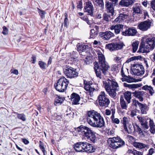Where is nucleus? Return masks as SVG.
<instances>
[{"mask_svg": "<svg viewBox=\"0 0 155 155\" xmlns=\"http://www.w3.org/2000/svg\"><path fill=\"white\" fill-rule=\"evenodd\" d=\"M87 119L88 124L94 127L101 128L105 124L102 116L100 113L94 110L87 112Z\"/></svg>", "mask_w": 155, "mask_h": 155, "instance_id": "f257e3e1", "label": "nucleus"}, {"mask_svg": "<svg viewBox=\"0 0 155 155\" xmlns=\"http://www.w3.org/2000/svg\"><path fill=\"white\" fill-rule=\"evenodd\" d=\"M103 83L109 95L113 98L116 96L117 94L116 91H118L119 89L117 83L108 79L106 81H103Z\"/></svg>", "mask_w": 155, "mask_h": 155, "instance_id": "f03ea898", "label": "nucleus"}, {"mask_svg": "<svg viewBox=\"0 0 155 155\" xmlns=\"http://www.w3.org/2000/svg\"><path fill=\"white\" fill-rule=\"evenodd\" d=\"M77 130L81 132L82 135L93 143L97 140L95 135L96 133L88 127L81 125L77 128Z\"/></svg>", "mask_w": 155, "mask_h": 155, "instance_id": "7ed1b4c3", "label": "nucleus"}, {"mask_svg": "<svg viewBox=\"0 0 155 155\" xmlns=\"http://www.w3.org/2000/svg\"><path fill=\"white\" fill-rule=\"evenodd\" d=\"M108 143L109 147L113 149L122 147L125 145L124 140L118 136L109 138L108 139Z\"/></svg>", "mask_w": 155, "mask_h": 155, "instance_id": "20e7f679", "label": "nucleus"}, {"mask_svg": "<svg viewBox=\"0 0 155 155\" xmlns=\"http://www.w3.org/2000/svg\"><path fill=\"white\" fill-rule=\"evenodd\" d=\"M69 81L64 77L59 79L54 84L55 89L60 92H64L67 89Z\"/></svg>", "mask_w": 155, "mask_h": 155, "instance_id": "39448f33", "label": "nucleus"}, {"mask_svg": "<svg viewBox=\"0 0 155 155\" xmlns=\"http://www.w3.org/2000/svg\"><path fill=\"white\" fill-rule=\"evenodd\" d=\"M63 72L68 78H76L78 74L76 69L67 65L63 68Z\"/></svg>", "mask_w": 155, "mask_h": 155, "instance_id": "423d86ee", "label": "nucleus"}, {"mask_svg": "<svg viewBox=\"0 0 155 155\" xmlns=\"http://www.w3.org/2000/svg\"><path fill=\"white\" fill-rule=\"evenodd\" d=\"M98 58L101 70L102 71V73L105 75L108 68V65L107 63L105 61L104 57L101 52H98Z\"/></svg>", "mask_w": 155, "mask_h": 155, "instance_id": "0eeeda50", "label": "nucleus"}, {"mask_svg": "<svg viewBox=\"0 0 155 155\" xmlns=\"http://www.w3.org/2000/svg\"><path fill=\"white\" fill-rule=\"evenodd\" d=\"M98 100L100 106L106 107L110 103L109 99L107 97L104 91H101L98 97Z\"/></svg>", "mask_w": 155, "mask_h": 155, "instance_id": "6e6552de", "label": "nucleus"}, {"mask_svg": "<svg viewBox=\"0 0 155 155\" xmlns=\"http://www.w3.org/2000/svg\"><path fill=\"white\" fill-rule=\"evenodd\" d=\"M133 14L135 15L137 14L138 15L140 14L142 15H143L144 18L147 17L149 18L148 12L146 10H143L141 5L140 3H136L135 4L133 7Z\"/></svg>", "mask_w": 155, "mask_h": 155, "instance_id": "1a4fd4ad", "label": "nucleus"}, {"mask_svg": "<svg viewBox=\"0 0 155 155\" xmlns=\"http://www.w3.org/2000/svg\"><path fill=\"white\" fill-rule=\"evenodd\" d=\"M124 45L122 42L111 43L106 45V48L110 51H115L121 49Z\"/></svg>", "mask_w": 155, "mask_h": 155, "instance_id": "9d476101", "label": "nucleus"}, {"mask_svg": "<svg viewBox=\"0 0 155 155\" xmlns=\"http://www.w3.org/2000/svg\"><path fill=\"white\" fill-rule=\"evenodd\" d=\"M133 67V71L134 74L137 76H141L144 74V69L142 65L138 64H135Z\"/></svg>", "mask_w": 155, "mask_h": 155, "instance_id": "9b49d317", "label": "nucleus"}, {"mask_svg": "<svg viewBox=\"0 0 155 155\" xmlns=\"http://www.w3.org/2000/svg\"><path fill=\"white\" fill-rule=\"evenodd\" d=\"M93 6L91 2L88 1L84 4V11L91 16L93 15Z\"/></svg>", "mask_w": 155, "mask_h": 155, "instance_id": "f8f14e48", "label": "nucleus"}, {"mask_svg": "<svg viewBox=\"0 0 155 155\" xmlns=\"http://www.w3.org/2000/svg\"><path fill=\"white\" fill-rule=\"evenodd\" d=\"M137 33V30L134 27L127 28L122 32V35L125 36H134Z\"/></svg>", "mask_w": 155, "mask_h": 155, "instance_id": "ddd939ff", "label": "nucleus"}, {"mask_svg": "<svg viewBox=\"0 0 155 155\" xmlns=\"http://www.w3.org/2000/svg\"><path fill=\"white\" fill-rule=\"evenodd\" d=\"M83 153H90L94 152L95 148L88 143L83 142Z\"/></svg>", "mask_w": 155, "mask_h": 155, "instance_id": "4468645a", "label": "nucleus"}, {"mask_svg": "<svg viewBox=\"0 0 155 155\" xmlns=\"http://www.w3.org/2000/svg\"><path fill=\"white\" fill-rule=\"evenodd\" d=\"M68 97L71 100L72 104L77 105L79 104V102L81 97L77 94L73 93L70 97L68 96Z\"/></svg>", "mask_w": 155, "mask_h": 155, "instance_id": "2eb2a0df", "label": "nucleus"}, {"mask_svg": "<svg viewBox=\"0 0 155 155\" xmlns=\"http://www.w3.org/2000/svg\"><path fill=\"white\" fill-rule=\"evenodd\" d=\"M84 88L88 93H89L90 95H91L93 93V92L95 91H96V89L95 88L93 85L90 84L89 82L85 81H84Z\"/></svg>", "mask_w": 155, "mask_h": 155, "instance_id": "dca6fc26", "label": "nucleus"}, {"mask_svg": "<svg viewBox=\"0 0 155 155\" xmlns=\"http://www.w3.org/2000/svg\"><path fill=\"white\" fill-rule=\"evenodd\" d=\"M151 22L149 21L141 22L138 26L139 28L142 31H146L150 28Z\"/></svg>", "mask_w": 155, "mask_h": 155, "instance_id": "f3484780", "label": "nucleus"}, {"mask_svg": "<svg viewBox=\"0 0 155 155\" xmlns=\"http://www.w3.org/2000/svg\"><path fill=\"white\" fill-rule=\"evenodd\" d=\"M150 50H152L150 47L148 46L145 43H142L140 45L138 52L147 53L149 52Z\"/></svg>", "mask_w": 155, "mask_h": 155, "instance_id": "a211bd4d", "label": "nucleus"}, {"mask_svg": "<svg viewBox=\"0 0 155 155\" xmlns=\"http://www.w3.org/2000/svg\"><path fill=\"white\" fill-rule=\"evenodd\" d=\"M105 8L107 9L108 12L111 13V15H114V7L116 4H114V2H110L109 1H106L105 2Z\"/></svg>", "mask_w": 155, "mask_h": 155, "instance_id": "6ab92c4d", "label": "nucleus"}, {"mask_svg": "<svg viewBox=\"0 0 155 155\" xmlns=\"http://www.w3.org/2000/svg\"><path fill=\"white\" fill-rule=\"evenodd\" d=\"M99 35L102 39L108 40L114 36V34L110 31L101 32L99 33Z\"/></svg>", "mask_w": 155, "mask_h": 155, "instance_id": "aec40b11", "label": "nucleus"}, {"mask_svg": "<svg viewBox=\"0 0 155 155\" xmlns=\"http://www.w3.org/2000/svg\"><path fill=\"white\" fill-rule=\"evenodd\" d=\"M145 43L151 48V50H153L155 46V37L153 36L148 38L146 39Z\"/></svg>", "mask_w": 155, "mask_h": 155, "instance_id": "412c9836", "label": "nucleus"}, {"mask_svg": "<svg viewBox=\"0 0 155 155\" xmlns=\"http://www.w3.org/2000/svg\"><path fill=\"white\" fill-rule=\"evenodd\" d=\"M124 26L122 25H112L110 28V29L112 30H114L115 33L116 34H118L120 33V31H124L123 27Z\"/></svg>", "mask_w": 155, "mask_h": 155, "instance_id": "4be33fe9", "label": "nucleus"}, {"mask_svg": "<svg viewBox=\"0 0 155 155\" xmlns=\"http://www.w3.org/2000/svg\"><path fill=\"white\" fill-rule=\"evenodd\" d=\"M83 142H77L74 145V148L77 152L83 153Z\"/></svg>", "mask_w": 155, "mask_h": 155, "instance_id": "5701e85b", "label": "nucleus"}, {"mask_svg": "<svg viewBox=\"0 0 155 155\" xmlns=\"http://www.w3.org/2000/svg\"><path fill=\"white\" fill-rule=\"evenodd\" d=\"M139 122L141 124L143 127L146 129H148L149 126L148 124V122L144 117H141L139 116L137 117Z\"/></svg>", "mask_w": 155, "mask_h": 155, "instance_id": "b1692460", "label": "nucleus"}, {"mask_svg": "<svg viewBox=\"0 0 155 155\" xmlns=\"http://www.w3.org/2000/svg\"><path fill=\"white\" fill-rule=\"evenodd\" d=\"M94 64V69L95 70L97 76L99 78H101V71H102L101 70V68H100V66H99V64L97 62H95Z\"/></svg>", "mask_w": 155, "mask_h": 155, "instance_id": "393cba45", "label": "nucleus"}, {"mask_svg": "<svg viewBox=\"0 0 155 155\" xmlns=\"http://www.w3.org/2000/svg\"><path fill=\"white\" fill-rule=\"evenodd\" d=\"M143 89L146 91H148L149 94L151 95H153L155 93V90L151 86L146 85L142 87Z\"/></svg>", "mask_w": 155, "mask_h": 155, "instance_id": "a878e982", "label": "nucleus"}, {"mask_svg": "<svg viewBox=\"0 0 155 155\" xmlns=\"http://www.w3.org/2000/svg\"><path fill=\"white\" fill-rule=\"evenodd\" d=\"M112 111V115L110 117L113 123L118 124L120 122L119 120L117 118H114V114H115V109H111Z\"/></svg>", "mask_w": 155, "mask_h": 155, "instance_id": "bb28decb", "label": "nucleus"}, {"mask_svg": "<svg viewBox=\"0 0 155 155\" xmlns=\"http://www.w3.org/2000/svg\"><path fill=\"white\" fill-rule=\"evenodd\" d=\"M135 0H121L119 4L121 5L128 6L134 3Z\"/></svg>", "mask_w": 155, "mask_h": 155, "instance_id": "cd10ccee", "label": "nucleus"}, {"mask_svg": "<svg viewBox=\"0 0 155 155\" xmlns=\"http://www.w3.org/2000/svg\"><path fill=\"white\" fill-rule=\"evenodd\" d=\"M64 99L65 98L64 97L57 96L56 97L55 99L54 104L56 105H60L63 102Z\"/></svg>", "mask_w": 155, "mask_h": 155, "instance_id": "c85d7f7f", "label": "nucleus"}, {"mask_svg": "<svg viewBox=\"0 0 155 155\" xmlns=\"http://www.w3.org/2000/svg\"><path fill=\"white\" fill-rule=\"evenodd\" d=\"M129 121L127 117H124L121 121L122 122L124 127V129L126 131H128V129L127 127V125L129 124Z\"/></svg>", "mask_w": 155, "mask_h": 155, "instance_id": "c756f323", "label": "nucleus"}, {"mask_svg": "<svg viewBox=\"0 0 155 155\" xmlns=\"http://www.w3.org/2000/svg\"><path fill=\"white\" fill-rule=\"evenodd\" d=\"M149 107L145 104H142L139 107L142 114H146L149 109Z\"/></svg>", "mask_w": 155, "mask_h": 155, "instance_id": "7c9ffc66", "label": "nucleus"}, {"mask_svg": "<svg viewBox=\"0 0 155 155\" xmlns=\"http://www.w3.org/2000/svg\"><path fill=\"white\" fill-rule=\"evenodd\" d=\"M149 125L150 127V131L152 134L155 133V124H154L153 121L150 119Z\"/></svg>", "mask_w": 155, "mask_h": 155, "instance_id": "2f4dec72", "label": "nucleus"}, {"mask_svg": "<svg viewBox=\"0 0 155 155\" xmlns=\"http://www.w3.org/2000/svg\"><path fill=\"white\" fill-rule=\"evenodd\" d=\"M120 103L121 107L123 109L127 110V104L126 103L123 97H120Z\"/></svg>", "mask_w": 155, "mask_h": 155, "instance_id": "473e14b6", "label": "nucleus"}, {"mask_svg": "<svg viewBox=\"0 0 155 155\" xmlns=\"http://www.w3.org/2000/svg\"><path fill=\"white\" fill-rule=\"evenodd\" d=\"M139 43V41H134L132 43L131 46L132 47L133 52H135L137 51L138 49Z\"/></svg>", "mask_w": 155, "mask_h": 155, "instance_id": "72a5a7b5", "label": "nucleus"}, {"mask_svg": "<svg viewBox=\"0 0 155 155\" xmlns=\"http://www.w3.org/2000/svg\"><path fill=\"white\" fill-rule=\"evenodd\" d=\"M124 97L128 104L130 103L131 98V92L128 91L125 92L124 93Z\"/></svg>", "mask_w": 155, "mask_h": 155, "instance_id": "f704fd0d", "label": "nucleus"}, {"mask_svg": "<svg viewBox=\"0 0 155 155\" xmlns=\"http://www.w3.org/2000/svg\"><path fill=\"white\" fill-rule=\"evenodd\" d=\"M87 46L84 45H79L78 47V50L80 54L82 55H85V54L83 53V54H81L82 52H84L86 50V47Z\"/></svg>", "mask_w": 155, "mask_h": 155, "instance_id": "c9c22d12", "label": "nucleus"}, {"mask_svg": "<svg viewBox=\"0 0 155 155\" xmlns=\"http://www.w3.org/2000/svg\"><path fill=\"white\" fill-rule=\"evenodd\" d=\"M134 146L137 148L142 149L146 147V145L142 143L135 142L133 143Z\"/></svg>", "mask_w": 155, "mask_h": 155, "instance_id": "e433bc0d", "label": "nucleus"}, {"mask_svg": "<svg viewBox=\"0 0 155 155\" xmlns=\"http://www.w3.org/2000/svg\"><path fill=\"white\" fill-rule=\"evenodd\" d=\"M124 86L126 87H128L130 88H135L139 87V85L138 84H128L126 83H124L123 84Z\"/></svg>", "mask_w": 155, "mask_h": 155, "instance_id": "4c0bfd02", "label": "nucleus"}, {"mask_svg": "<svg viewBox=\"0 0 155 155\" xmlns=\"http://www.w3.org/2000/svg\"><path fill=\"white\" fill-rule=\"evenodd\" d=\"M144 93V92L143 91H135L133 92L134 96L137 98L140 97L141 96H143Z\"/></svg>", "mask_w": 155, "mask_h": 155, "instance_id": "58836bf2", "label": "nucleus"}, {"mask_svg": "<svg viewBox=\"0 0 155 155\" xmlns=\"http://www.w3.org/2000/svg\"><path fill=\"white\" fill-rule=\"evenodd\" d=\"M95 2L99 7H101V9H103L104 8V5L103 0H95Z\"/></svg>", "mask_w": 155, "mask_h": 155, "instance_id": "ea45409f", "label": "nucleus"}, {"mask_svg": "<svg viewBox=\"0 0 155 155\" xmlns=\"http://www.w3.org/2000/svg\"><path fill=\"white\" fill-rule=\"evenodd\" d=\"M103 20L106 22L109 21L111 19L110 15L104 13L103 15Z\"/></svg>", "mask_w": 155, "mask_h": 155, "instance_id": "a19ab883", "label": "nucleus"}, {"mask_svg": "<svg viewBox=\"0 0 155 155\" xmlns=\"http://www.w3.org/2000/svg\"><path fill=\"white\" fill-rule=\"evenodd\" d=\"M17 117L22 120L24 121L25 120L26 118L25 115L23 114H20L18 113H16Z\"/></svg>", "mask_w": 155, "mask_h": 155, "instance_id": "79ce46f5", "label": "nucleus"}, {"mask_svg": "<svg viewBox=\"0 0 155 155\" xmlns=\"http://www.w3.org/2000/svg\"><path fill=\"white\" fill-rule=\"evenodd\" d=\"M38 13L40 15L42 18H43L45 17V14H46L45 12L43 10L40 9L38 8H37Z\"/></svg>", "mask_w": 155, "mask_h": 155, "instance_id": "37998d69", "label": "nucleus"}, {"mask_svg": "<svg viewBox=\"0 0 155 155\" xmlns=\"http://www.w3.org/2000/svg\"><path fill=\"white\" fill-rule=\"evenodd\" d=\"M81 18L83 20L86 21L89 25H91V21L88 20V17L87 16H84L81 17Z\"/></svg>", "mask_w": 155, "mask_h": 155, "instance_id": "c03bdc74", "label": "nucleus"}, {"mask_svg": "<svg viewBox=\"0 0 155 155\" xmlns=\"http://www.w3.org/2000/svg\"><path fill=\"white\" fill-rule=\"evenodd\" d=\"M121 80L123 81H126L128 83H130L133 81V79L132 78H130L127 76L124 78H122Z\"/></svg>", "mask_w": 155, "mask_h": 155, "instance_id": "a18cd8bd", "label": "nucleus"}, {"mask_svg": "<svg viewBox=\"0 0 155 155\" xmlns=\"http://www.w3.org/2000/svg\"><path fill=\"white\" fill-rule=\"evenodd\" d=\"M97 33L95 31L94 29H91L90 31V34L91 38H94L97 35Z\"/></svg>", "mask_w": 155, "mask_h": 155, "instance_id": "49530a36", "label": "nucleus"}, {"mask_svg": "<svg viewBox=\"0 0 155 155\" xmlns=\"http://www.w3.org/2000/svg\"><path fill=\"white\" fill-rule=\"evenodd\" d=\"M142 104L140 103L138 101L133 100L132 103V105L137 107L138 105L139 107Z\"/></svg>", "mask_w": 155, "mask_h": 155, "instance_id": "de8ad7c7", "label": "nucleus"}, {"mask_svg": "<svg viewBox=\"0 0 155 155\" xmlns=\"http://www.w3.org/2000/svg\"><path fill=\"white\" fill-rule=\"evenodd\" d=\"M39 147H40V149L42 150V152L43 153L44 155H45V152H46V151L44 147L43 143L41 141H40L39 142Z\"/></svg>", "mask_w": 155, "mask_h": 155, "instance_id": "09e8293b", "label": "nucleus"}, {"mask_svg": "<svg viewBox=\"0 0 155 155\" xmlns=\"http://www.w3.org/2000/svg\"><path fill=\"white\" fill-rule=\"evenodd\" d=\"M38 64L40 67L42 69H45L46 65V64L42 61H39L38 62Z\"/></svg>", "mask_w": 155, "mask_h": 155, "instance_id": "8fccbe9b", "label": "nucleus"}, {"mask_svg": "<svg viewBox=\"0 0 155 155\" xmlns=\"http://www.w3.org/2000/svg\"><path fill=\"white\" fill-rule=\"evenodd\" d=\"M121 17L120 14L114 20V23H120L122 22L123 21L122 19V18Z\"/></svg>", "mask_w": 155, "mask_h": 155, "instance_id": "3c124183", "label": "nucleus"}, {"mask_svg": "<svg viewBox=\"0 0 155 155\" xmlns=\"http://www.w3.org/2000/svg\"><path fill=\"white\" fill-rule=\"evenodd\" d=\"M64 15L65 18H64V26H66L67 25V23L68 21V15L66 13H64Z\"/></svg>", "mask_w": 155, "mask_h": 155, "instance_id": "603ef678", "label": "nucleus"}, {"mask_svg": "<svg viewBox=\"0 0 155 155\" xmlns=\"http://www.w3.org/2000/svg\"><path fill=\"white\" fill-rule=\"evenodd\" d=\"M8 28L5 26H4L3 27V31L2 33L4 35H6L8 34Z\"/></svg>", "mask_w": 155, "mask_h": 155, "instance_id": "864d4df0", "label": "nucleus"}, {"mask_svg": "<svg viewBox=\"0 0 155 155\" xmlns=\"http://www.w3.org/2000/svg\"><path fill=\"white\" fill-rule=\"evenodd\" d=\"M107 134L110 136H113L114 135V130H107Z\"/></svg>", "mask_w": 155, "mask_h": 155, "instance_id": "5fc2aeb1", "label": "nucleus"}, {"mask_svg": "<svg viewBox=\"0 0 155 155\" xmlns=\"http://www.w3.org/2000/svg\"><path fill=\"white\" fill-rule=\"evenodd\" d=\"M120 15L121 16V17L122 18V19L123 21H124V20L127 19L128 17V15L127 14H120Z\"/></svg>", "mask_w": 155, "mask_h": 155, "instance_id": "6e6d98bb", "label": "nucleus"}, {"mask_svg": "<svg viewBox=\"0 0 155 155\" xmlns=\"http://www.w3.org/2000/svg\"><path fill=\"white\" fill-rule=\"evenodd\" d=\"M151 7L154 10H155V0L151 1L150 2Z\"/></svg>", "mask_w": 155, "mask_h": 155, "instance_id": "4d7b16f0", "label": "nucleus"}, {"mask_svg": "<svg viewBox=\"0 0 155 155\" xmlns=\"http://www.w3.org/2000/svg\"><path fill=\"white\" fill-rule=\"evenodd\" d=\"M132 153L134 155H142V153L141 152L138 151L136 150L133 151Z\"/></svg>", "mask_w": 155, "mask_h": 155, "instance_id": "13d9d810", "label": "nucleus"}, {"mask_svg": "<svg viewBox=\"0 0 155 155\" xmlns=\"http://www.w3.org/2000/svg\"><path fill=\"white\" fill-rule=\"evenodd\" d=\"M21 140L22 142H23L25 144H27L29 143V141L26 139L22 138Z\"/></svg>", "mask_w": 155, "mask_h": 155, "instance_id": "bf43d9fd", "label": "nucleus"}, {"mask_svg": "<svg viewBox=\"0 0 155 155\" xmlns=\"http://www.w3.org/2000/svg\"><path fill=\"white\" fill-rule=\"evenodd\" d=\"M105 114L107 115H110L111 114V111L109 109H106L105 110Z\"/></svg>", "mask_w": 155, "mask_h": 155, "instance_id": "052dcab7", "label": "nucleus"}, {"mask_svg": "<svg viewBox=\"0 0 155 155\" xmlns=\"http://www.w3.org/2000/svg\"><path fill=\"white\" fill-rule=\"evenodd\" d=\"M82 2L81 1H79L78 5H77V8H78L81 9L82 8Z\"/></svg>", "mask_w": 155, "mask_h": 155, "instance_id": "680f3d73", "label": "nucleus"}, {"mask_svg": "<svg viewBox=\"0 0 155 155\" xmlns=\"http://www.w3.org/2000/svg\"><path fill=\"white\" fill-rule=\"evenodd\" d=\"M154 152V149L153 148H151L149 150V154H148V155H152Z\"/></svg>", "mask_w": 155, "mask_h": 155, "instance_id": "e2e57ef3", "label": "nucleus"}, {"mask_svg": "<svg viewBox=\"0 0 155 155\" xmlns=\"http://www.w3.org/2000/svg\"><path fill=\"white\" fill-rule=\"evenodd\" d=\"M130 114L131 117H133L136 115V112L134 110H132Z\"/></svg>", "mask_w": 155, "mask_h": 155, "instance_id": "0e129e2a", "label": "nucleus"}, {"mask_svg": "<svg viewBox=\"0 0 155 155\" xmlns=\"http://www.w3.org/2000/svg\"><path fill=\"white\" fill-rule=\"evenodd\" d=\"M121 58L120 57L116 56L114 58V60L117 61V62H120V60Z\"/></svg>", "mask_w": 155, "mask_h": 155, "instance_id": "69168bd1", "label": "nucleus"}, {"mask_svg": "<svg viewBox=\"0 0 155 155\" xmlns=\"http://www.w3.org/2000/svg\"><path fill=\"white\" fill-rule=\"evenodd\" d=\"M32 60L31 61H32V63L33 64H35L36 62V57L35 56H32L31 58Z\"/></svg>", "mask_w": 155, "mask_h": 155, "instance_id": "338daca9", "label": "nucleus"}, {"mask_svg": "<svg viewBox=\"0 0 155 155\" xmlns=\"http://www.w3.org/2000/svg\"><path fill=\"white\" fill-rule=\"evenodd\" d=\"M12 73H13L16 75H18V72L17 70L15 69L12 71Z\"/></svg>", "mask_w": 155, "mask_h": 155, "instance_id": "774afa93", "label": "nucleus"}]
</instances>
